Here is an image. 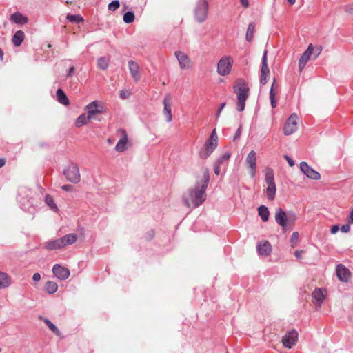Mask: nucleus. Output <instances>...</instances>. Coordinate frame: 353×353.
Returning <instances> with one entry per match:
<instances>
[{
  "label": "nucleus",
  "mask_w": 353,
  "mask_h": 353,
  "mask_svg": "<svg viewBox=\"0 0 353 353\" xmlns=\"http://www.w3.org/2000/svg\"><path fill=\"white\" fill-rule=\"evenodd\" d=\"M298 119V117L296 114H292L288 119L287 122L285 123L283 128V133L285 135H290L293 134L297 129V123L296 121Z\"/></svg>",
  "instance_id": "8"
},
{
  "label": "nucleus",
  "mask_w": 353,
  "mask_h": 353,
  "mask_svg": "<svg viewBox=\"0 0 353 353\" xmlns=\"http://www.w3.org/2000/svg\"><path fill=\"white\" fill-rule=\"evenodd\" d=\"M299 236V233L297 232H294L292 233V239H297Z\"/></svg>",
  "instance_id": "58"
},
{
  "label": "nucleus",
  "mask_w": 353,
  "mask_h": 353,
  "mask_svg": "<svg viewBox=\"0 0 353 353\" xmlns=\"http://www.w3.org/2000/svg\"><path fill=\"white\" fill-rule=\"evenodd\" d=\"M63 240V247L67 245H72L77 241V235L76 234H68L61 238Z\"/></svg>",
  "instance_id": "29"
},
{
  "label": "nucleus",
  "mask_w": 353,
  "mask_h": 353,
  "mask_svg": "<svg viewBox=\"0 0 353 353\" xmlns=\"http://www.w3.org/2000/svg\"><path fill=\"white\" fill-rule=\"evenodd\" d=\"M265 180L267 185H276L274 183V174L272 168H267L265 174Z\"/></svg>",
  "instance_id": "32"
},
{
  "label": "nucleus",
  "mask_w": 353,
  "mask_h": 353,
  "mask_svg": "<svg viewBox=\"0 0 353 353\" xmlns=\"http://www.w3.org/2000/svg\"><path fill=\"white\" fill-rule=\"evenodd\" d=\"M57 101L63 105H69V103H70V101H69V99H68L67 95L65 94L63 90L61 88H59L57 91Z\"/></svg>",
  "instance_id": "30"
},
{
  "label": "nucleus",
  "mask_w": 353,
  "mask_h": 353,
  "mask_svg": "<svg viewBox=\"0 0 353 353\" xmlns=\"http://www.w3.org/2000/svg\"><path fill=\"white\" fill-rule=\"evenodd\" d=\"M226 103L224 102V103H222L221 105H220V107L219 108V112H221L222 110L225 108Z\"/></svg>",
  "instance_id": "59"
},
{
  "label": "nucleus",
  "mask_w": 353,
  "mask_h": 353,
  "mask_svg": "<svg viewBox=\"0 0 353 353\" xmlns=\"http://www.w3.org/2000/svg\"><path fill=\"white\" fill-rule=\"evenodd\" d=\"M209 4L206 0H198L194 9L195 20L198 23L204 22L208 17Z\"/></svg>",
  "instance_id": "3"
},
{
  "label": "nucleus",
  "mask_w": 353,
  "mask_h": 353,
  "mask_svg": "<svg viewBox=\"0 0 353 353\" xmlns=\"http://www.w3.org/2000/svg\"><path fill=\"white\" fill-rule=\"evenodd\" d=\"M337 277L342 282H347L350 278V271L343 264L337 265L336 268Z\"/></svg>",
  "instance_id": "14"
},
{
  "label": "nucleus",
  "mask_w": 353,
  "mask_h": 353,
  "mask_svg": "<svg viewBox=\"0 0 353 353\" xmlns=\"http://www.w3.org/2000/svg\"><path fill=\"white\" fill-rule=\"evenodd\" d=\"M258 214L263 222H266L268 221L270 216V212L266 206L263 205H260L258 208Z\"/></svg>",
  "instance_id": "27"
},
{
  "label": "nucleus",
  "mask_w": 353,
  "mask_h": 353,
  "mask_svg": "<svg viewBox=\"0 0 353 353\" xmlns=\"http://www.w3.org/2000/svg\"><path fill=\"white\" fill-rule=\"evenodd\" d=\"M92 119V117L85 114H81L78 117V118L75 121V125L78 128H80L86 123Z\"/></svg>",
  "instance_id": "28"
},
{
  "label": "nucleus",
  "mask_w": 353,
  "mask_h": 353,
  "mask_svg": "<svg viewBox=\"0 0 353 353\" xmlns=\"http://www.w3.org/2000/svg\"><path fill=\"white\" fill-rule=\"evenodd\" d=\"M223 168V166L220 165L219 164L214 163V173L216 175H219L221 173V169Z\"/></svg>",
  "instance_id": "44"
},
{
  "label": "nucleus",
  "mask_w": 353,
  "mask_h": 353,
  "mask_svg": "<svg viewBox=\"0 0 353 353\" xmlns=\"http://www.w3.org/2000/svg\"><path fill=\"white\" fill-rule=\"evenodd\" d=\"M58 285L55 282L48 281L46 283L45 290L50 294H54L57 291Z\"/></svg>",
  "instance_id": "34"
},
{
  "label": "nucleus",
  "mask_w": 353,
  "mask_h": 353,
  "mask_svg": "<svg viewBox=\"0 0 353 353\" xmlns=\"http://www.w3.org/2000/svg\"><path fill=\"white\" fill-rule=\"evenodd\" d=\"M170 99H171V97L169 94H167L163 99V105H164L163 112L166 116V121L168 122L172 121V119L171 104L170 102Z\"/></svg>",
  "instance_id": "18"
},
{
  "label": "nucleus",
  "mask_w": 353,
  "mask_h": 353,
  "mask_svg": "<svg viewBox=\"0 0 353 353\" xmlns=\"http://www.w3.org/2000/svg\"><path fill=\"white\" fill-rule=\"evenodd\" d=\"M220 114H221V112H219V110H217V112H216V118H218V117L220 116Z\"/></svg>",
  "instance_id": "64"
},
{
  "label": "nucleus",
  "mask_w": 353,
  "mask_h": 353,
  "mask_svg": "<svg viewBox=\"0 0 353 353\" xmlns=\"http://www.w3.org/2000/svg\"><path fill=\"white\" fill-rule=\"evenodd\" d=\"M3 50L0 48V58H1V59H3Z\"/></svg>",
  "instance_id": "63"
},
{
  "label": "nucleus",
  "mask_w": 353,
  "mask_h": 353,
  "mask_svg": "<svg viewBox=\"0 0 353 353\" xmlns=\"http://www.w3.org/2000/svg\"><path fill=\"white\" fill-rule=\"evenodd\" d=\"M276 92L274 91H270V103L272 108H274L276 106V101L275 99Z\"/></svg>",
  "instance_id": "43"
},
{
  "label": "nucleus",
  "mask_w": 353,
  "mask_h": 353,
  "mask_svg": "<svg viewBox=\"0 0 353 353\" xmlns=\"http://www.w3.org/2000/svg\"><path fill=\"white\" fill-rule=\"evenodd\" d=\"M61 189L66 192H71L73 190V186L69 184L63 185L61 186Z\"/></svg>",
  "instance_id": "48"
},
{
  "label": "nucleus",
  "mask_w": 353,
  "mask_h": 353,
  "mask_svg": "<svg viewBox=\"0 0 353 353\" xmlns=\"http://www.w3.org/2000/svg\"><path fill=\"white\" fill-rule=\"evenodd\" d=\"M300 169L301 172L306 175L308 178L313 180H318L320 179V174L312 169L306 162L302 161L300 163Z\"/></svg>",
  "instance_id": "10"
},
{
  "label": "nucleus",
  "mask_w": 353,
  "mask_h": 353,
  "mask_svg": "<svg viewBox=\"0 0 353 353\" xmlns=\"http://www.w3.org/2000/svg\"><path fill=\"white\" fill-rule=\"evenodd\" d=\"M240 1V3L241 4V6L245 8H248L249 6V1L248 0H239Z\"/></svg>",
  "instance_id": "53"
},
{
  "label": "nucleus",
  "mask_w": 353,
  "mask_h": 353,
  "mask_svg": "<svg viewBox=\"0 0 353 353\" xmlns=\"http://www.w3.org/2000/svg\"><path fill=\"white\" fill-rule=\"evenodd\" d=\"M234 91L237 96L236 109L239 112L244 110L245 101L249 96L248 84L243 79H239L234 85Z\"/></svg>",
  "instance_id": "2"
},
{
  "label": "nucleus",
  "mask_w": 353,
  "mask_h": 353,
  "mask_svg": "<svg viewBox=\"0 0 353 353\" xmlns=\"http://www.w3.org/2000/svg\"><path fill=\"white\" fill-rule=\"evenodd\" d=\"M6 163L5 159H0V168L3 167Z\"/></svg>",
  "instance_id": "60"
},
{
  "label": "nucleus",
  "mask_w": 353,
  "mask_h": 353,
  "mask_svg": "<svg viewBox=\"0 0 353 353\" xmlns=\"http://www.w3.org/2000/svg\"><path fill=\"white\" fill-rule=\"evenodd\" d=\"M119 6H120L119 1L114 0L108 4V10L110 11H115L119 8Z\"/></svg>",
  "instance_id": "42"
},
{
  "label": "nucleus",
  "mask_w": 353,
  "mask_h": 353,
  "mask_svg": "<svg viewBox=\"0 0 353 353\" xmlns=\"http://www.w3.org/2000/svg\"><path fill=\"white\" fill-rule=\"evenodd\" d=\"M270 69L268 65L267 51L265 50L263 54L260 75V83L265 85L268 82V77L270 75Z\"/></svg>",
  "instance_id": "7"
},
{
  "label": "nucleus",
  "mask_w": 353,
  "mask_h": 353,
  "mask_svg": "<svg viewBox=\"0 0 353 353\" xmlns=\"http://www.w3.org/2000/svg\"><path fill=\"white\" fill-rule=\"evenodd\" d=\"M245 163L250 170L251 177H254L256 170V154L252 150L246 157Z\"/></svg>",
  "instance_id": "11"
},
{
  "label": "nucleus",
  "mask_w": 353,
  "mask_h": 353,
  "mask_svg": "<svg viewBox=\"0 0 353 353\" xmlns=\"http://www.w3.org/2000/svg\"><path fill=\"white\" fill-rule=\"evenodd\" d=\"M233 65V59L230 56L222 57L217 63V72L221 76L228 74Z\"/></svg>",
  "instance_id": "6"
},
{
  "label": "nucleus",
  "mask_w": 353,
  "mask_h": 353,
  "mask_svg": "<svg viewBox=\"0 0 353 353\" xmlns=\"http://www.w3.org/2000/svg\"><path fill=\"white\" fill-rule=\"evenodd\" d=\"M288 1L290 5H293L295 3L296 0H288Z\"/></svg>",
  "instance_id": "61"
},
{
  "label": "nucleus",
  "mask_w": 353,
  "mask_h": 353,
  "mask_svg": "<svg viewBox=\"0 0 353 353\" xmlns=\"http://www.w3.org/2000/svg\"><path fill=\"white\" fill-rule=\"evenodd\" d=\"M339 229V225H334L331 228L330 232L332 234H335L338 232Z\"/></svg>",
  "instance_id": "54"
},
{
  "label": "nucleus",
  "mask_w": 353,
  "mask_h": 353,
  "mask_svg": "<svg viewBox=\"0 0 353 353\" xmlns=\"http://www.w3.org/2000/svg\"><path fill=\"white\" fill-rule=\"evenodd\" d=\"M24 32L22 30L17 31L12 37V41L14 46L18 47L21 46L24 39Z\"/></svg>",
  "instance_id": "25"
},
{
  "label": "nucleus",
  "mask_w": 353,
  "mask_h": 353,
  "mask_svg": "<svg viewBox=\"0 0 353 353\" xmlns=\"http://www.w3.org/2000/svg\"><path fill=\"white\" fill-rule=\"evenodd\" d=\"M123 137L119 139L115 146V150L118 152H123L126 149V143L128 141L127 133L124 130H121Z\"/></svg>",
  "instance_id": "22"
},
{
  "label": "nucleus",
  "mask_w": 353,
  "mask_h": 353,
  "mask_svg": "<svg viewBox=\"0 0 353 353\" xmlns=\"http://www.w3.org/2000/svg\"><path fill=\"white\" fill-rule=\"evenodd\" d=\"M297 339L298 332L295 330H292L283 336L282 343L285 347L290 349L296 344Z\"/></svg>",
  "instance_id": "9"
},
{
  "label": "nucleus",
  "mask_w": 353,
  "mask_h": 353,
  "mask_svg": "<svg viewBox=\"0 0 353 353\" xmlns=\"http://www.w3.org/2000/svg\"><path fill=\"white\" fill-rule=\"evenodd\" d=\"M350 225L348 224H345V225H343L341 227V230L342 232H344V233H347L350 231Z\"/></svg>",
  "instance_id": "47"
},
{
  "label": "nucleus",
  "mask_w": 353,
  "mask_h": 353,
  "mask_svg": "<svg viewBox=\"0 0 353 353\" xmlns=\"http://www.w3.org/2000/svg\"><path fill=\"white\" fill-rule=\"evenodd\" d=\"M10 19L15 23L21 25L26 24L28 21V18L19 12L11 14Z\"/></svg>",
  "instance_id": "24"
},
{
  "label": "nucleus",
  "mask_w": 353,
  "mask_h": 353,
  "mask_svg": "<svg viewBox=\"0 0 353 353\" xmlns=\"http://www.w3.org/2000/svg\"><path fill=\"white\" fill-rule=\"evenodd\" d=\"M46 248L48 250H53L63 248V240L61 238L48 241L46 243Z\"/></svg>",
  "instance_id": "23"
},
{
  "label": "nucleus",
  "mask_w": 353,
  "mask_h": 353,
  "mask_svg": "<svg viewBox=\"0 0 353 353\" xmlns=\"http://www.w3.org/2000/svg\"><path fill=\"white\" fill-rule=\"evenodd\" d=\"M303 252H304L303 250H296L295 252H294V255H295L296 259H301Z\"/></svg>",
  "instance_id": "51"
},
{
  "label": "nucleus",
  "mask_w": 353,
  "mask_h": 353,
  "mask_svg": "<svg viewBox=\"0 0 353 353\" xmlns=\"http://www.w3.org/2000/svg\"><path fill=\"white\" fill-rule=\"evenodd\" d=\"M45 203L50 208V210L55 212H58L59 209L57 208V205L54 203L53 198L50 195H46Z\"/></svg>",
  "instance_id": "35"
},
{
  "label": "nucleus",
  "mask_w": 353,
  "mask_h": 353,
  "mask_svg": "<svg viewBox=\"0 0 353 353\" xmlns=\"http://www.w3.org/2000/svg\"><path fill=\"white\" fill-rule=\"evenodd\" d=\"M63 174L67 180L72 183H77L80 181L81 176L77 163H70L68 167L64 170Z\"/></svg>",
  "instance_id": "5"
},
{
  "label": "nucleus",
  "mask_w": 353,
  "mask_h": 353,
  "mask_svg": "<svg viewBox=\"0 0 353 353\" xmlns=\"http://www.w3.org/2000/svg\"><path fill=\"white\" fill-rule=\"evenodd\" d=\"M255 29V24L254 22L250 23L245 34V39L248 41L250 42L252 41L254 37V32Z\"/></svg>",
  "instance_id": "36"
},
{
  "label": "nucleus",
  "mask_w": 353,
  "mask_h": 353,
  "mask_svg": "<svg viewBox=\"0 0 353 353\" xmlns=\"http://www.w3.org/2000/svg\"><path fill=\"white\" fill-rule=\"evenodd\" d=\"M349 222L353 223V209L352 210L349 216Z\"/></svg>",
  "instance_id": "57"
},
{
  "label": "nucleus",
  "mask_w": 353,
  "mask_h": 353,
  "mask_svg": "<svg viewBox=\"0 0 353 353\" xmlns=\"http://www.w3.org/2000/svg\"><path fill=\"white\" fill-rule=\"evenodd\" d=\"M85 108L88 111V114L90 115L92 118L93 115L98 114V113H101L103 112L102 111L103 107L99 105L97 101H94L90 103L89 104H88L86 105Z\"/></svg>",
  "instance_id": "19"
},
{
  "label": "nucleus",
  "mask_w": 353,
  "mask_h": 353,
  "mask_svg": "<svg viewBox=\"0 0 353 353\" xmlns=\"http://www.w3.org/2000/svg\"><path fill=\"white\" fill-rule=\"evenodd\" d=\"M76 68L74 66H71L67 72L66 77H71L75 72Z\"/></svg>",
  "instance_id": "45"
},
{
  "label": "nucleus",
  "mask_w": 353,
  "mask_h": 353,
  "mask_svg": "<svg viewBox=\"0 0 353 353\" xmlns=\"http://www.w3.org/2000/svg\"><path fill=\"white\" fill-rule=\"evenodd\" d=\"M128 67L132 78L136 82H137L141 78L139 66L138 63L132 60H130L128 61Z\"/></svg>",
  "instance_id": "17"
},
{
  "label": "nucleus",
  "mask_w": 353,
  "mask_h": 353,
  "mask_svg": "<svg viewBox=\"0 0 353 353\" xmlns=\"http://www.w3.org/2000/svg\"><path fill=\"white\" fill-rule=\"evenodd\" d=\"M66 18L70 22L75 23H79L83 20L79 14H68Z\"/></svg>",
  "instance_id": "41"
},
{
  "label": "nucleus",
  "mask_w": 353,
  "mask_h": 353,
  "mask_svg": "<svg viewBox=\"0 0 353 353\" xmlns=\"http://www.w3.org/2000/svg\"><path fill=\"white\" fill-rule=\"evenodd\" d=\"M150 232H151V234L150 235L149 239H152L153 238V236H154V231L151 230Z\"/></svg>",
  "instance_id": "62"
},
{
  "label": "nucleus",
  "mask_w": 353,
  "mask_h": 353,
  "mask_svg": "<svg viewBox=\"0 0 353 353\" xmlns=\"http://www.w3.org/2000/svg\"><path fill=\"white\" fill-rule=\"evenodd\" d=\"M32 279L34 281H39L41 279V275L39 273L36 272L32 276Z\"/></svg>",
  "instance_id": "52"
},
{
  "label": "nucleus",
  "mask_w": 353,
  "mask_h": 353,
  "mask_svg": "<svg viewBox=\"0 0 353 353\" xmlns=\"http://www.w3.org/2000/svg\"><path fill=\"white\" fill-rule=\"evenodd\" d=\"M204 145L214 150L218 145V136L216 132V130L214 129L212 132L210 137L205 141Z\"/></svg>",
  "instance_id": "20"
},
{
  "label": "nucleus",
  "mask_w": 353,
  "mask_h": 353,
  "mask_svg": "<svg viewBox=\"0 0 353 353\" xmlns=\"http://www.w3.org/2000/svg\"><path fill=\"white\" fill-rule=\"evenodd\" d=\"M52 272L54 275L60 280H65L70 275V270L59 264H55L53 266Z\"/></svg>",
  "instance_id": "12"
},
{
  "label": "nucleus",
  "mask_w": 353,
  "mask_h": 353,
  "mask_svg": "<svg viewBox=\"0 0 353 353\" xmlns=\"http://www.w3.org/2000/svg\"><path fill=\"white\" fill-rule=\"evenodd\" d=\"M312 297L314 300V303L320 306L323 303L325 297L324 290L321 288H316L312 292Z\"/></svg>",
  "instance_id": "21"
},
{
  "label": "nucleus",
  "mask_w": 353,
  "mask_h": 353,
  "mask_svg": "<svg viewBox=\"0 0 353 353\" xmlns=\"http://www.w3.org/2000/svg\"><path fill=\"white\" fill-rule=\"evenodd\" d=\"M322 51V47L321 46H316V48H314V52L315 53L314 59H316L321 52Z\"/></svg>",
  "instance_id": "49"
},
{
  "label": "nucleus",
  "mask_w": 353,
  "mask_h": 353,
  "mask_svg": "<svg viewBox=\"0 0 353 353\" xmlns=\"http://www.w3.org/2000/svg\"><path fill=\"white\" fill-rule=\"evenodd\" d=\"M210 181V174L206 170L201 179L196 181L194 186L190 188L188 192L183 195L184 204L189 208H196L201 205L206 199V189Z\"/></svg>",
  "instance_id": "1"
},
{
  "label": "nucleus",
  "mask_w": 353,
  "mask_h": 353,
  "mask_svg": "<svg viewBox=\"0 0 353 353\" xmlns=\"http://www.w3.org/2000/svg\"><path fill=\"white\" fill-rule=\"evenodd\" d=\"M276 190V185H268L266 188V196L268 200L272 201L274 199Z\"/></svg>",
  "instance_id": "37"
},
{
  "label": "nucleus",
  "mask_w": 353,
  "mask_h": 353,
  "mask_svg": "<svg viewBox=\"0 0 353 353\" xmlns=\"http://www.w3.org/2000/svg\"><path fill=\"white\" fill-rule=\"evenodd\" d=\"M284 158L286 159L290 166L292 167L294 165V161L292 159H291L288 155H285Z\"/></svg>",
  "instance_id": "50"
},
{
  "label": "nucleus",
  "mask_w": 353,
  "mask_h": 353,
  "mask_svg": "<svg viewBox=\"0 0 353 353\" xmlns=\"http://www.w3.org/2000/svg\"><path fill=\"white\" fill-rule=\"evenodd\" d=\"M123 20L125 23H131L134 20V14L132 11L126 12L123 17Z\"/></svg>",
  "instance_id": "40"
},
{
  "label": "nucleus",
  "mask_w": 353,
  "mask_h": 353,
  "mask_svg": "<svg viewBox=\"0 0 353 353\" xmlns=\"http://www.w3.org/2000/svg\"><path fill=\"white\" fill-rule=\"evenodd\" d=\"M213 150H212V148H208L205 145H203L200 151H199V157L202 159H206L208 157L210 156V154L213 152Z\"/></svg>",
  "instance_id": "38"
},
{
  "label": "nucleus",
  "mask_w": 353,
  "mask_h": 353,
  "mask_svg": "<svg viewBox=\"0 0 353 353\" xmlns=\"http://www.w3.org/2000/svg\"><path fill=\"white\" fill-rule=\"evenodd\" d=\"M277 87H278V86H277V85H276V79H274V81H273V82H272V86H271V88H270V91H272H272L275 92V89H276V88H277Z\"/></svg>",
  "instance_id": "56"
},
{
  "label": "nucleus",
  "mask_w": 353,
  "mask_h": 353,
  "mask_svg": "<svg viewBox=\"0 0 353 353\" xmlns=\"http://www.w3.org/2000/svg\"><path fill=\"white\" fill-rule=\"evenodd\" d=\"M97 66L101 70H106L109 66V61L104 57H100L97 60Z\"/></svg>",
  "instance_id": "39"
},
{
  "label": "nucleus",
  "mask_w": 353,
  "mask_h": 353,
  "mask_svg": "<svg viewBox=\"0 0 353 353\" xmlns=\"http://www.w3.org/2000/svg\"><path fill=\"white\" fill-rule=\"evenodd\" d=\"M10 278L8 274L0 272V288H5L10 285Z\"/></svg>",
  "instance_id": "31"
},
{
  "label": "nucleus",
  "mask_w": 353,
  "mask_h": 353,
  "mask_svg": "<svg viewBox=\"0 0 353 353\" xmlns=\"http://www.w3.org/2000/svg\"><path fill=\"white\" fill-rule=\"evenodd\" d=\"M175 56L181 69L188 68L190 67V60L186 54L181 51H176L175 52Z\"/></svg>",
  "instance_id": "16"
},
{
  "label": "nucleus",
  "mask_w": 353,
  "mask_h": 353,
  "mask_svg": "<svg viewBox=\"0 0 353 353\" xmlns=\"http://www.w3.org/2000/svg\"><path fill=\"white\" fill-rule=\"evenodd\" d=\"M231 157V153L230 152H225L223 155L219 157L215 163L219 164L223 166V170L226 169L228 166V162Z\"/></svg>",
  "instance_id": "26"
},
{
  "label": "nucleus",
  "mask_w": 353,
  "mask_h": 353,
  "mask_svg": "<svg viewBox=\"0 0 353 353\" xmlns=\"http://www.w3.org/2000/svg\"><path fill=\"white\" fill-rule=\"evenodd\" d=\"M40 319H41L46 325L48 327V328L56 335L59 336L61 334V332L57 328V327L54 325L49 319L43 318L41 316L39 317Z\"/></svg>",
  "instance_id": "33"
},
{
  "label": "nucleus",
  "mask_w": 353,
  "mask_h": 353,
  "mask_svg": "<svg viewBox=\"0 0 353 353\" xmlns=\"http://www.w3.org/2000/svg\"><path fill=\"white\" fill-rule=\"evenodd\" d=\"M128 96V94L127 93V92L123 91V90L120 92L119 97L121 99H125Z\"/></svg>",
  "instance_id": "55"
},
{
  "label": "nucleus",
  "mask_w": 353,
  "mask_h": 353,
  "mask_svg": "<svg viewBox=\"0 0 353 353\" xmlns=\"http://www.w3.org/2000/svg\"><path fill=\"white\" fill-rule=\"evenodd\" d=\"M241 126H240L236 131L235 134L233 137L234 141L239 139L241 137Z\"/></svg>",
  "instance_id": "46"
},
{
  "label": "nucleus",
  "mask_w": 353,
  "mask_h": 353,
  "mask_svg": "<svg viewBox=\"0 0 353 353\" xmlns=\"http://www.w3.org/2000/svg\"><path fill=\"white\" fill-rule=\"evenodd\" d=\"M314 47L312 43H310L307 50L303 52V54L301 56L299 60V69L300 71H302L303 69L305 67L308 60L310 59L311 55L313 54Z\"/></svg>",
  "instance_id": "13"
},
{
  "label": "nucleus",
  "mask_w": 353,
  "mask_h": 353,
  "mask_svg": "<svg viewBox=\"0 0 353 353\" xmlns=\"http://www.w3.org/2000/svg\"><path fill=\"white\" fill-rule=\"evenodd\" d=\"M296 219L295 215L288 216L285 212L281 208H277L275 213V221L283 230H286L288 223L293 222Z\"/></svg>",
  "instance_id": "4"
},
{
  "label": "nucleus",
  "mask_w": 353,
  "mask_h": 353,
  "mask_svg": "<svg viewBox=\"0 0 353 353\" xmlns=\"http://www.w3.org/2000/svg\"><path fill=\"white\" fill-rule=\"evenodd\" d=\"M256 249L261 256H269L272 252V245L268 241L259 242L257 244Z\"/></svg>",
  "instance_id": "15"
}]
</instances>
